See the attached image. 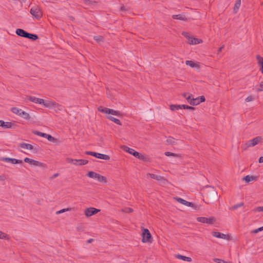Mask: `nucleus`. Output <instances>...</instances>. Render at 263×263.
Segmentation results:
<instances>
[{"instance_id":"1","label":"nucleus","mask_w":263,"mask_h":263,"mask_svg":"<svg viewBox=\"0 0 263 263\" xmlns=\"http://www.w3.org/2000/svg\"><path fill=\"white\" fill-rule=\"evenodd\" d=\"M203 194L208 203L216 199L218 197L217 191L212 187H209L203 191Z\"/></svg>"},{"instance_id":"2","label":"nucleus","mask_w":263,"mask_h":263,"mask_svg":"<svg viewBox=\"0 0 263 263\" xmlns=\"http://www.w3.org/2000/svg\"><path fill=\"white\" fill-rule=\"evenodd\" d=\"M15 33L18 36L27 38L32 41H35L39 39L37 35L29 33L23 29H17Z\"/></svg>"},{"instance_id":"3","label":"nucleus","mask_w":263,"mask_h":263,"mask_svg":"<svg viewBox=\"0 0 263 263\" xmlns=\"http://www.w3.org/2000/svg\"><path fill=\"white\" fill-rule=\"evenodd\" d=\"M87 176L91 178L96 179L99 182L106 183L107 182L106 178L95 172L90 171L87 174Z\"/></svg>"},{"instance_id":"4","label":"nucleus","mask_w":263,"mask_h":263,"mask_svg":"<svg viewBox=\"0 0 263 263\" xmlns=\"http://www.w3.org/2000/svg\"><path fill=\"white\" fill-rule=\"evenodd\" d=\"M30 13L36 20H40L43 16V12L41 8L38 6H35L30 9Z\"/></svg>"},{"instance_id":"5","label":"nucleus","mask_w":263,"mask_h":263,"mask_svg":"<svg viewBox=\"0 0 263 263\" xmlns=\"http://www.w3.org/2000/svg\"><path fill=\"white\" fill-rule=\"evenodd\" d=\"M142 242H152L153 238L151 233L147 229H143L142 231Z\"/></svg>"},{"instance_id":"6","label":"nucleus","mask_w":263,"mask_h":263,"mask_svg":"<svg viewBox=\"0 0 263 263\" xmlns=\"http://www.w3.org/2000/svg\"><path fill=\"white\" fill-rule=\"evenodd\" d=\"M85 154L92 156L93 157H95L99 159H101L105 160H109L110 159V157L105 154H102L94 152H90V151H86L85 152Z\"/></svg>"},{"instance_id":"7","label":"nucleus","mask_w":263,"mask_h":263,"mask_svg":"<svg viewBox=\"0 0 263 263\" xmlns=\"http://www.w3.org/2000/svg\"><path fill=\"white\" fill-rule=\"evenodd\" d=\"M197 220L201 223L212 224L216 221V218L213 216L210 217H199L197 218Z\"/></svg>"},{"instance_id":"8","label":"nucleus","mask_w":263,"mask_h":263,"mask_svg":"<svg viewBox=\"0 0 263 263\" xmlns=\"http://www.w3.org/2000/svg\"><path fill=\"white\" fill-rule=\"evenodd\" d=\"M24 162L26 163H28L30 164H32L34 166H38L41 167L47 168V165L45 163L41 162L40 161L34 160L33 159H30L29 158L26 157L24 159Z\"/></svg>"},{"instance_id":"9","label":"nucleus","mask_w":263,"mask_h":263,"mask_svg":"<svg viewBox=\"0 0 263 263\" xmlns=\"http://www.w3.org/2000/svg\"><path fill=\"white\" fill-rule=\"evenodd\" d=\"M67 160L68 163H71L75 165H83L88 163V161L85 159H73L71 158H67Z\"/></svg>"},{"instance_id":"10","label":"nucleus","mask_w":263,"mask_h":263,"mask_svg":"<svg viewBox=\"0 0 263 263\" xmlns=\"http://www.w3.org/2000/svg\"><path fill=\"white\" fill-rule=\"evenodd\" d=\"M262 138L261 137H256L255 138L248 141L246 145L248 147L254 146L261 141Z\"/></svg>"},{"instance_id":"11","label":"nucleus","mask_w":263,"mask_h":263,"mask_svg":"<svg viewBox=\"0 0 263 263\" xmlns=\"http://www.w3.org/2000/svg\"><path fill=\"white\" fill-rule=\"evenodd\" d=\"M100 211V210L95 208H88L85 210V214L87 217L91 216Z\"/></svg>"},{"instance_id":"12","label":"nucleus","mask_w":263,"mask_h":263,"mask_svg":"<svg viewBox=\"0 0 263 263\" xmlns=\"http://www.w3.org/2000/svg\"><path fill=\"white\" fill-rule=\"evenodd\" d=\"M1 160L6 162H10L12 164H22L23 162L22 160L11 158L8 157L1 158Z\"/></svg>"},{"instance_id":"13","label":"nucleus","mask_w":263,"mask_h":263,"mask_svg":"<svg viewBox=\"0 0 263 263\" xmlns=\"http://www.w3.org/2000/svg\"><path fill=\"white\" fill-rule=\"evenodd\" d=\"M19 147L22 148H24V149H29V150H34L35 152H37L39 151V147H36L35 148L33 147V146L30 144H28V143H21L19 144Z\"/></svg>"},{"instance_id":"14","label":"nucleus","mask_w":263,"mask_h":263,"mask_svg":"<svg viewBox=\"0 0 263 263\" xmlns=\"http://www.w3.org/2000/svg\"><path fill=\"white\" fill-rule=\"evenodd\" d=\"M18 126L15 121L12 122H5V124H3V128L5 129L8 128H16Z\"/></svg>"},{"instance_id":"15","label":"nucleus","mask_w":263,"mask_h":263,"mask_svg":"<svg viewBox=\"0 0 263 263\" xmlns=\"http://www.w3.org/2000/svg\"><path fill=\"white\" fill-rule=\"evenodd\" d=\"M212 235L213 236H214L215 237L219 238H222V239H224L229 240V239H230V235H226V234H223V233H221L218 232H213L212 233Z\"/></svg>"},{"instance_id":"16","label":"nucleus","mask_w":263,"mask_h":263,"mask_svg":"<svg viewBox=\"0 0 263 263\" xmlns=\"http://www.w3.org/2000/svg\"><path fill=\"white\" fill-rule=\"evenodd\" d=\"M27 99L36 104H42L44 103V99L36 98L34 96H27Z\"/></svg>"},{"instance_id":"17","label":"nucleus","mask_w":263,"mask_h":263,"mask_svg":"<svg viewBox=\"0 0 263 263\" xmlns=\"http://www.w3.org/2000/svg\"><path fill=\"white\" fill-rule=\"evenodd\" d=\"M122 148L124 151L129 153L130 154L133 155L135 157L136 156H139V152L136 151L135 149L132 148H129L127 146L124 145L122 146Z\"/></svg>"},{"instance_id":"18","label":"nucleus","mask_w":263,"mask_h":263,"mask_svg":"<svg viewBox=\"0 0 263 263\" xmlns=\"http://www.w3.org/2000/svg\"><path fill=\"white\" fill-rule=\"evenodd\" d=\"M176 200L178 202H179L183 205H185L187 206H191V207L194 206V204L192 202L187 201L185 200H184L181 198L177 197V198H176Z\"/></svg>"},{"instance_id":"19","label":"nucleus","mask_w":263,"mask_h":263,"mask_svg":"<svg viewBox=\"0 0 263 263\" xmlns=\"http://www.w3.org/2000/svg\"><path fill=\"white\" fill-rule=\"evenodd\" d=\"M45 107L48 108H53L56 105V102L55 101H51L48 100H44V103H42Z\"/></svg>"},{"instance_id":"20","label":"nucleus","mask_w":263,"mask_h":263,"mask_svg":"<svg viewBox=\"0 0 263 263\" xmlns=\"http://www.w3.org/2000/svg\"><path fill=\"white\" fill-rule=\"evenodd\" d=\"M147 175L149 176L151 178H152L154 179H156L158 181H165L166 180V179L164 178V177L156 175L155 174L148 173L147 174Z\"/></svg>"},{"instance_id":"21","label":"nucleus","mask_w":263,"mask_h":263,"mask_svg":"<svg viewBox=\"0 0 263 263\" xmlns=\"http://www.w3.org/2000/svg\"><path fill=\"white\" fill-rule=\"evenodd\" d=\"M257 177L254 176L247 175L243 178V180L246 181V183H249L251 181H256Z\"/></svg>"},{"instance_id":"22","label":"nucleus","mask_w":263,"mask_h":263,"mask_svg":"<svg viewBox=\"0 0 263 263\" xmlns=\"http://www.w3.org/2000/svg\"><path fill=\"white\" fill-rule=\"evenodd\" d=\"M176 257L178 259H181L184 261H186L187 262H191L192 260V259L191 257L183 256V255H182L180 254L176 255Z\"/></svg>"},{"instance_id":"23","label":"nucleus","mask_w":263,"mask_h":263,"mask_svg":"<svg viewBox=\"0 0 263 263\" xmlns=\"http://www.w3.org/2000/svg\"><path fill=\"white\" fill-rule=\"evenodd\" d=\"M173 19L179 20L181 21H187V18L183 14H176L172 16Z\"/></svg>"},{"instance_id":"24","label":"nucleus","mask_w":263,"mask_h":263,"mask_svg":"<svg viewBox=\"0 0 263 263\" xmlns=\"http://www.w3.org/2000/svg\"><path fill=\"white\" fill-rule=\"evenodd\" d=\"M256 59L258 61V65L261 66L260 70L263 73V58L259 55L256 56Z\"/></svg>"},{"instance_id":"25","label":"nucleus","mask_w":263,"mask_h":263,"mask_svg":"<svg viewBox=\"0 0 263 263\" xmlns=\"http://www.w3.org/2000/svg\"><path fill=\"white\" fill-rule=\"evenodd\" d=\"M241 5V0H237L234 5V8H233V11L234 13H237L238 12V9H239V7Z\"/></svg>"},{"instance_id":"26","label":"nucleus","mask_w":263,"mask_h":263,"mask_svg":"<svg viewBox=\"0 0 263 263\" xmlns=\"http://www.w3.org/2000/svg\"><path fill=\"white\" fill-rule=\"evenodd\" d=\"M189 41L191 44H197L200 43L198 39L194 37H189Z\"/></svg>"},{"instance_id":"27","label":"nucleus","mask_w":263,"mask_h":263,"mask_svg":"<svg viewBox=\"0 0 263 263\" xmlns=\"http://www.w3.org/2000/svg\"><path fill=\"white\" fill-rule=\"evenodd\" d=\"M180 109H182V106H181V105L171 104L170 105V109L172 111L177 110Z\"/></svg>"},{"instance_id":"28","label":"nucleus","mask_w":263,"mask_h":263,"mask_svg":"<svg viewBox=\"0 0 263 263\" xmlns=\"http://www.w3.org/2000/svg\"><path fill=\"white\" fill-rule=\"evenodd\" d=\"M20 116L26 120H29L30 119V115L28 112L23 110L21 111Z\"/></svg>"},{"instance_id":"29","label":"nucleus","mask_w":263,"mask_h":263,"mask_svg":"<svg viewBox=\"0 0 263 263\" xmlns=\"http://www.w3.org/2000/svg\"><path fill=\"white\" fill-rule=\"evenodd\" d=\"M53 108H54V111L58 113L64 109V106L56 103V105Z\"/></svg>"},{"instance_id":"30","label":"nucleus","mask_w":263,"mask_h":263,"mask_svg":"<svg viewBox=\"0 0 263 263\" xmlns=\"http://www.w3.org/2000/svg\"><path fill=\"white\" fill-rule=\"evenodd\" d=\"M108 119H109L110 120H111V121L115 122V123H116L118 125H122V123H121V121L119 119H118L112 116H108Z\"/></svg>"},{"instance_id":"31","label":"nucleus","mask_w":263,"mask_h":263,"mask_svg":"<svg viewBox=\"0 0 263 263\" xmlns=\"http://www.w3.org/2000/svg\"><path fill=\"white\" fill-rule=\"evenodd\" d=\"M11 110L13 113H14L16 115H17L19 116H20L21 111H22V110L21 109H19L16 107H13L11 108Z\"/></svg>"},{"instance_id":"32","label":"nucleus","mask_w":263,"mask_h":263,"mask_svg":"<svg viewBox=\"0 0 263 263\" xmlns=\"http://www.w3.org/2000/svg\"><path fill=\"white\" fill-rule=\"evenodd\" d=\"M190 104L193 106L199 104L200 103L198 97L196 98H192V99L190 100Z\"/></svg>"},{"instance_id":"33","label":"nucleus","mask_w":263,"mask_h":263,"mask_svg":"<svg viewBox=\"0 0 263 263\" xmlns=\"http://www.w3.org/2000/svg\"><path fill=\"white\" fill-rule=\"evenodd\" d=\"M109 114H111L115 116H121V114L119 111L118 110H115L112 109H109L108 110Z\"/></svg>"},{"instance_id":"34","label":"nucleus","mask_w":263,"mask_h":263,"mask_svg":"<svg viewBox=\"0 0 263 263\" xmlns=\"http://www.w3.org/2000/svg\"><path fill=\"white\" fill-rule=\"evenodd\" d=\"M166 143L167 144H171V145H175L176 144V142L174 139L172 137H169L166 140Z\"/></svg>"},{"instance_id":"35","label":"nucleus","mask_w":263,"mask_h":263,"mask_svg":"<svg viewBox=\"0 0 263 263\" xmlns=\"http://www.w3.org/2000/svg\"><path fill=\"white\" fill-rule=\"evenodd\" d=\"M84 3L87 6H94L97 2L92 0H84Z\"/></svg>"},{"instance_id":"36","label":"nucleus","mask_w":263,"mask_h":263,"mask_svg":"<svg viewBox=\"0 0 263 263\" xmlns=\"http://www.w3.org/2000/svg\"><path fill=\"white\" fill-rule=\"evenodd\" d=\"M109 109L110 108H106V107H103L102 106H100V107H99L98 108V111H99L100 112H103V113L109 114L108 110H109Z\"/></svg>"},{"instance_id":"37","label":"nucleus","mask_w":263,"mask_h":263,"mask_svg":"<svg viewBox=\"0 0 263 263\" xmlns=\"http://www.w3.org/2000/svg\"><path fill=\"white\" fill-rule=\"evenodd\" d=\"M33 133L35 135H37V136H41V137H44V138L46 137V135H47L46 133H42V132H39L37 130L33 131Z\"/></svg>"},{"instance_id":"38","label":"nucleus","mask_w":263,"mask_h":263,"mask_svg":"<svg viewBox=\"0 0 263 263\" xmlns=\"http://www.w3.org/2000/svg\"><path fill=\"white\" fill-rule=\"evenodd\" d=\"M165 155L166 156H173L175 157H180V155L178 154H175L170 152H166L164 153Z\"/></svg>"},{"instance_id":"39","label":"nucleus","mask_w":263,"mask_h":263,"mask_svg":"<svg viewBox=\"0 0 263 263\" xmlns=\"http://www.w3.org/2000/svg\"><path fill=\"white\" fill-rule=\"evenodd\" d=\"M185 64L187 65L190 66V67H193V68L198 66V65L197 64L195 63L192 61H189V60L186 61Z\"/></svg>"},{"instance_id":"40","label":"nucleus","mask_w":263,"mask_h":263,"mask_svg":"<svg viewBox=\"0 0 263 263\" xmlns=\"http://www.w3.org/2000/svg\"><path fill=\"white\" fill-rule=\"evenodd\" d=\"M136 158H138L139 159L144 161H147L148 160V158L147 157H145L144 155H143L139 153V156H136Z\"/></svg>"},{"instance_id":"41","label":"nucleus","mask_w":263,"mask_h":263,"mask_svg":"<svg viewBox=\"0 0 263 263\" xmlns=\"http://www.w3.org/2000/svg\"><path fill=\"white\" fill-rule=\"evenodd\" d=\"M93 39L97 42H102L104 41V37L102 35H97L93 37Z\"/></svg>"},{"instance_id":"42","label":"nucleus","mask_w":263,"mask_h":263,"mask_svg":"<svg viewBox=\"0 0 263 263\" xmlns=\"http://www.w3.org/2000/svg\"><path fill=\"white\" fill-rule=\"evenodd\" d=\"M244 205L243 202H241L239 203L233 205L230 209L232 210H235L237 209L238 208L241 207Z\"/></svg>"},{"instance_id":"43","label":"nucleus","mask_w":263,"mask_h":263,"mask_svg":"<svg viewBox=\"0 0 263 263\" xmlns=\"http://www.w3.org/2000/svg\"><path fill=\"white\" fill-rule=\"evenodd\" d=\"M45 138L47 139L48 141L50 142H54L55 141H57V139L52 137L51 135L47 134L46 135V137Z\"/></svg>"},{"instance_id":"44","label":"nucleus","mask_w":263,"mask_h":263,"mask_svg":"<svg viewBox=\"0 0 263 263\" xmlns=\"http://www.w3.org/2000/svg\"><path fill=\"white\" fill-rule=\"evenodd\" d=\"M121 211H122V212H124V213H132L134 210L133 209L130 208L126 207V208H125L122 209Z\"/></svg>"},{"instance_id":"45","label":"nucleus","mask_w":263,"mask_h":263,"mask_svg":"<svg viewBox=\"0 0 263 263\" xmlns=\"http://www.w3.org/2000/svg\"><path fill=\"white\" fill-rule=\"evenodd\" d=\"M181 106H182V108H183L184 109H189L191 110H194L195 109V108L194 107L190 106H189L187 105H184V104L181 105Z\"/></svg>"},{"instance_id":"46","label":"nucleus","mask_w":263,"mask_h":263,"mask_svg":"<svg viewBox=\"0 0 263 263\" xmlns=\"http://www.w3.org/2000/svg\"><path fill=\"white\" fill-rule=\"evenodd\" d=\"M0 239H8L9 237L7 234L0 231Z\"/></svg>"},{"instance_id":"47","label":"nucleus","mask_w":263,"mask_h":263,"mask_svg":"<svg viewBox=\"0 0 263 263\" xmlns=\"http://www.w3.org/2000/svg\"><path fill=\"white\" fill-rule=\"evenodd\" d=\"M214 262H217V263H231V262H228L226 261L223 259H219V258H214L213 259Z\"/></svg>"},{"instance_id":"48","label":"nucleus","mask_w":263,"mask_h":263,"mask_svg":"<svg viewBox=\"0 0 263 263\" xmlns=\"http://www.w3.org/2000/svg\"><path fill=\"white\" fill-rule=\"evenodd\" d=\"M253 211H254L255 212H262V211H263V206H257V207H256L255 208H254L253 210Z\"/></svg>"},{"instance_id":"49","label":"nucleus","mask_w":263,"mask_h":263,"mask_svg":"<svg viewBox=\"0 0 263 263\" xmlns=\"http://www.w3.org/2000/svg\"><path fill=\"white\" fill-rule=\"evenodd\" d=\"M71 210L70 208H67V209H62L60 211H58L56 212L57 214H60L61 213H64L66 211H69Z\"/></svg>"},{"instance_id":"50","label":"nucleus","mask_w":263,"mask_h":263,"mask_svg":"<svg viewBox=\"0 0 263 263\" xmlns=\"http://www.w3.org/2000/svg\"><path fill=\"white\" fill-rule=\"evenodd\" d=\"M262 230H263V226L260 227V228H259L258 229H256L255 230H253L251 232V233H254V234H256V233H258L259 232H260V231H261Z\"/></svg>"},{"instance_id":"51","label":"nucleus","mask_w":263,"mask_h":263,"mask_svg":"<svg viewBox=\"0 0 263 263\" xmlns=\"http://www.w3.org/2000/svg\"><path fill=\"white\" fill-rule=\"evenodd\" d=\"M255 98L253 96H249L246 99V101L247 102L252 101L254 100Z\"/></svg>"},{"instance_id":"52","label":"nucleus","mask_w":263,"mask_h":263,"mask_svg":"<svg viewBox=\"0 0 263 263\" xmlns=\"http://www.w3.org/2000/svg\"><path fill=\"white\" fill-rule=\"evenodd\" d=\"M198 99L199 100V103L204 102L205 101V98L203 96L198 97Z\"/></svg>"},{"instance_id":"53","label":"nucleus","mask_w":263,"mask_h":263,"mask_svg":"<svg viewBox=\"0 0 263 263\" xmlns=\"http://www.w3.org/2000/svg\"><path fill=\"white\" fill-rule=\"evenodd\" d=\"M77 229L78 231H79V232H82V231H84V227L82 224L79 225L77 227Z\"/></svg>"},{"instance_id":"54","label":"nucleus","mask_w":263,"mask_h":263,"mask_svg":"<svg viewBox=\"0 0 263 263\" xmlns=\"http://www.w3.org/2000/svg\"><path fill=\"white\" fill-rule=\"evenodd\" d=\"M263 91V81L261 82L260 84V87L258 88L257 91Z\"/></svg>"},{"instance_id":"55","label":"nucleus","mask_w":263,"mask_h":263,"mask_svg":"<svg viewBox=\"0 0 263 263\" xmlns=\"http://www.w3.org/2000/svg\"><path fill=\"white\" fill-rule=\"evenodd\" d=\"M192 95H189L187 97H186V99L187 100V102L190 103V100L192 99Z\"/></svg>"},{"instance_id":"56","label":"nucleus","mask_w":263,"mask_h":263,"mask_svg":"<svg viewBox=\"0 0 263 263\" xmlns=\"http://www.w3.org/2000/svg\"><path fill=\"white\" fill-rule=\"evenodd\" d=\"M59 176V173H55L52 177H51V179H54L55 178L58 177Z\"/></svg>"},{"instance_id":"57","label":"nucleus","mask_w":263,"mask_h":263,"mask_svg":"<svg viewBox=\"0 0 263 263\" xmlns=\"http://www.w3.org/2000/svg\"><path fill=\"white\" fill-rule=\"evenodd\" d=\"M4 124H5V122L3 120H0V126L3 127Z\"/></svg>"},{"instance_id":"58","label":"nucleus","mask_w":263,"mask_h":263,"mask_svg":"<svg viewBox=\"0 0 263 263\" xmlns=\"http://www.w3.org/2000/svg\"><path fill=\"white\" fill-rule=\"evenodd\" d=\"M259 163H263V157H260L258 160Z\"/></svg>"},{"instance_id":"59","label":"nucleus","mask_w":263,"mask_h":263,"mask_svg":"<svg viewBox=\"0 0 263 263\" xmlns=\"http://www.w3.org/2000/svg\"><path fill=\"white\" fill-rule=\"evenodd\" d=\"M93 241V239L92 238H90L89 240H87V243H91L92 241Z\"/></svg>"},{"instance_id":"60","label":"nucleus","mask_w":263,"mask_h":263,"mask_svg":"<svg viewBox=\"0 0 263 263\" xmlns=\"http://www.w3.org/2000/svg\"><path fill=\"white\" fill-rule=\"evenodd\" d=\"M5 180V177L4 176H0V180Z\"/></svg>"},{"instance_id":"61","label":"nucleus","mask_w":263,"mask_h":263,"mask_svg":"<svg viewBox=\"0 0 263 263\" xmlns=\"http://www.w3.org/2000/svg\"><path fill=\"white\" fill-rule=\"evenodd\" d=\"M223 48V46H221V47H220L219 48L218 51H219V52L221 51Z\"/></svg>"},{"instance_id":"62","label":"nucleus","mask_w":263,"mask_h":263,"mask_svg":"<svg viewBox=\"0 0 263 263\" xmlns=\"http://www.w3.org/2000/svg\"><path fill=\"white\" fill-rule=\"evenodd\" d=\"M121 10H125L124 6H122V7H121Z\"/></svg>"},{"instance_id":"63","label":"nucleus","mask_w":263,"mask_h":263,"mask_svg":"<svg viewBox=\"0 0 263 263\" xmlns=\"http://www.w3.org/2000/svg\"><path fill=\"white\" fill-rule=\"evenodd\" d=\"M186 93H184V95H183V96H184V97L185 98H186V97H187L186 96Z\"/></svg>"},{"instance_id":"64","label":"nucleus","mask_w":263,"mask_h":263,"mask_svg":"<svg viewBox=\"0 0 263 263\" xmlns=\"http://www.w3.org/2000/svg\"><path fill=\"white\" fill-rule=\"evenodd\" d=\"M185 34H187V32H185V33H183V34H184V35H185Z\"/></svg>"}]
</instances>
